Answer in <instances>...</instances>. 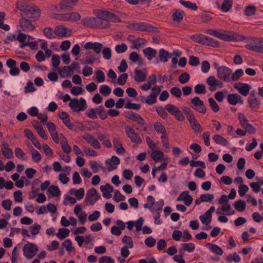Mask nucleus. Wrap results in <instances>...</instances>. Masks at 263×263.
Here are the masks:
<instances>
[{
  "mask_svg": "<svg viewBox=\"0 0 263 263\" xmlns=\"http://www.w3.org/2000/svg\"><path fill=\"white\" fill-rule=\"evenodd\" d=\"M39 250V247L36 244L29 241H27L22 248L23 254L27 259H30L35 257Z\"/></svg>",
  "mask_w": 263,
  "mask_h": 263,
  "instance_id": "nucleus-1",
  "label": "nucleus"
},
{
  "mask_svg": "<svg viewBox=\"0 0 263 263\" xmlns=\"http://www.w3.org/2000/svg\"><path fill=\"white\" fill-rule=\"evenodd\" d=\"M101 196L97 190L92 187L87 191L84 201L87 205H92Z\"/></svg>",
  "mask_w": 263,
  "mask_h": 263,
  "instance_id": "nucleus-2",
  "label": "nucleus"
},
{
  "mask_svg": "<svg viewBox=\"0 0 263 263\" xmlns=\"http://www.w3.org/2000/svg\"><path fill=\"white\" fill-rule=\"evenodd\" d=\"M70 108L74 112L84 110L87 108L86 100L83 98H73L69 103Z\"/></svg>",
  "mask_w": 263,
  "mask_h": 263,
  "instance_id": "nucleus-3",
  "label": "nucleus"
},
{
  "mask_svg": "<svg viewBox=\"0 0 263 263\" xmlns=\"http://www.w3.org/2000/svg\"><path fill=\"white\" fill-rule=\"evenodd\" d=\"M97 16L102 20L115 23L120 22V18L114 14L107 11L98 10L96 11Z\"/></svg>",
  "mask_w": 263,
  "mask_h": 263,
  "instance_id": "nucleus-4",
  "label": "nucleus"
},
{
  "mask_svg": "<svg viewBox=\"0 0 263 263\" xmlns=\"http://www.w3.org/2000/svg\"><path fill=\"white\" fill-rule=\"evenodd\" d=\"M248 103L250 108L254 111H258L260 108V100L256 96V92L252 91L248 98Z\"/></svg>",
  "mask_w": 263,
  "mask_h": 263,
  "instance_id": "nucleus-5",
  "label": "nucleus"
},
{
  "mask_svg": "<svg viewBox=\"0 0 263 263\" xmlns=\"http://www.w3.org/2000/svg\"><path fill=\"white\" fill-rule=\"evenodd\" d=\"M213 211H214V206H211L208 211L199 217L201 222L204 225L203 229L204 230H208L211 228L210 224L212 221Z\"/></svg>",
  "mask_w": 263,
  "mask_h": 263,
  "instance_id": "nucleus-6",
  "label": "nucleus"
},
{
  "mask_svg": "<svg viewBox=\"0 0 263 263\" xmlns=\"http://www.w3.org/2000/svg\"><path fill=\"white\" fill-rule=\"evenodd\" d=\"M162 86H154L152 88L151 92L145 99V103L148 105H152L157 102L158 95L161 91Z\"/></svg>",
  "mask_w": 263,
  "mask_h": 263,
  "instance_id": "nucleus-7",
  "label": "nucleus"
},
{
  "mask_svg": "<svg viewBox=\"0 0 263 263\" xmlns=\"http://www.w3.org/2000/svg\"><path fill=\"white\" fill-rule=\"evenodd\" d=\"M232 70L226 66L219 67L217 68L218 78L223 81H229L231 80Z\"/></svg>",
  "mask_w": 263,
  "mask_h": 263,
  "instance_id": "nucleus-8",
  "label": "nucleus"
},
{
  "mask_svg": "<svg viewBox=\"0 0 263 263\" xmlns=\"http://www.w3.org/2000/svg\"><path fill=\"white\" fill-rule=\"evenodd\" d=\"M74 214L78 217L80 222L83 224L85 223L87 220V215L86 213L83 211L81 204H77L73 209Z\"/></svg>",
  "mask_w": 263,
  "mask_h": 263,
  "instance_id": "nucleus-9",
  "label": "nucleus"
},
{
  "mask_svg": "<svg viewBox=\"0 0 263 263\" xmlns=\"http://www.w3.org/2000/svg\"><path fill=\"white\" fill-rule=\"evenodd\" d=\"M16 39L21 43L20 47L22 48L31 45H34V43L30 41V40H33V38L32 36L27 35L23 33H19Z\"/></svg>",
  "mask_w": 263,
  "mask_h": 263,
  "instance_id": "nucleus-10",
  "label": "nucleus"
},
{
  "mask_svg": "<svg viewBox=\"0 0 263 263\" xmlns=\"http://www.w3.org/2000/svg\"><path fill=\"white\" fill-rule=\"evenodd\" d=\"M54 34L60 38L65 37L71 34V31L63 25H59L54 29Z\"/></svg>",
  "mask_w": 263,
  "mask_h": 263,
  "instance_id": "nucleus-11",
  "label": "nucleus"
},
{
  "mask_svg": "<svg viewBox=\"0 0 263 263\" xmlns=\"http://www.w3.org/2000/svg\"><path fill=\"white\" fill-rule=\"evenodd\" d=\"M120 162V160L119 158L117 156H113L110 158L107 159L105 161V163L107 170L109 171H111L117 168Z\"/></svg>",
  "mask_w": 263,
  "mask_h": 263,
  "instance_id": "nucleus-12",
  "label": "nucleus"
},
{
  "mask_svg": "<svg viewBox=\"0 0 263 263\" xmlns=\"http://www.w3.org/2000/svg\"><path fill=\"white\" fill-rule=\"evenodd\" d=\"M83 138L86 141V142L90 145L96 149H100L101 148V144L99 141L92 135L89 133L85 134Z\"/></svg>",
  "mask_w": 263,
  "mask_h": 263,
  "instance_id": "nucleus-13",
  "label": "nucleus"
},
{
  "mask_svg": "<svg viewBox=\"0 0 263 263\" xmlns=\"http://www.w3.org/2000/svg\"><path fill=\"white\" fill-rule=\"evenodd\" d=\"M191 103L194 109L198 112L204 113L206 111L203 102L198 97H194L191 100Z\"/></svg>",
  "mask_w": 263,
  "mask_h": 263,
  "instance_id": "nucleus-14",
  "label": "nucleus"
},
{
  "mask_svg": "<svg viewBox=\"0 0 263 263\" xmlns=\"http://www.w3.org/2000/svg\"><path fill=\"white\" fill-rule=\"evenodd\" d=\"M234 87L238 91L240 94L243 96H248L251 88L248 84H244L240 82L235 84Z\"/></svg>",
  "mask_w": 263,
  "mask_h": 263,
  "instance_id": "nucleus-15",
  "label": "nucleus"
},
{
  "mask_svg": "<svg viewBox=\"0 0 263 263\" xmlns=\"http://www.w3.org/2000/svg\"><path fill=\"white\" fill-rule=\"evenodd\" d=\"M84 48L86 50L92 49L95 53L99 54L102 50L103 45L99 42H88L84 45Z\"/></svg>",
  "mask_w": 263,
  "mask_h": 263,
  "instance_id": "nucleus-16",
  "label": "nucleus"
},
{
  "mask_svg": "<svg viewBox=\"0 0 263 263\" xmlns=\"http://www.w3.org/2000/svg\"><path fill=\"white\" fill-rule=\"evenodd\" d=\"M125 133L127 137L135 143H140L141 139L139 135L135 133V130L130 126H126L125 128Z\"/></svg>",
  "mask_w": 263,
  "mask_h": 263,
  "instance_id": "nucleus-17",
  "label": "nucleus"
},
{
  "mask_svg": "<svg viewBox=\"0 0 263 263\" xmlns=\"http://www.w3.org/2000/svg\"><path fill=\"white\" fill-rule=\"evenodd\" d=\"M177 201H183L187 206H190L193 202V198L189 195V192L185 191L181 193L177 198Z\"/></svg>",
  "mask_w": 263,
  "mask_h": 263,
  "instance_id": "nucleus-18",
  "label": "nucleus"
},
{
  "mask_svg": "<svg viewBox=\"0 0 263 263\" xmlns=\"http://www.w3.org/2000/svg\"><path fill=\"white\" fill-rule=\"evenodd\" d=\"M157 78L155 74H151L147 80V82L141 86L140 88L144 91H147L149 89H152V88L156 86Z\"/></svg>",
  "mask_w": 263,
  "mask_h": 263,
  "instance_id": "nucleus-19",
  "label": "nucleus"
},
{
  "mask_svg": "<svg viewBox=\"0 0 263 263\" xmlns=\"http://www.w3.org/2000/svg\"><path fill=\"white\" fill-rule=\"evenodd\" d=\"M58 117L62 121L63 124L70 130H72L73 126L70 121V117L68 113L62 111L58 114Z\"/></svg>",
  "mask_w": 263,
  "mask_h": 263,
  "instance_id": "nucleus-20",
  "label": "nucleus"
},
{
  "mask_svg": "<svg viewBox=\"0 0 263 263\" xmlns=\"http://www.w3.org/2000/svg\"><path fill=\"white\" fill-rule=\"evenodd\" d=\"M227 101L232 105H236L237 103L242 104L243 100L241 97L237 93H228Z\"/></svg>",
  "mask_w": 263,
  "mask_h": 263,
  "instance_id": "nucleus-21",
  "label": "nucleus"
},
{
  "mask_svg": "<svg viewBox=\"0 0 263 263\" xmlns=\"http://www.w3.org/2000/svg\"><path fill=\"white\" fill-rule=\"evenodd\" d=\"M80 15L77 12H71L62 14L59 18L63 21H76L80 19Z\"/></svg>",
  "mask_w": 263,
  "mask_h": 263,
  "instance_id": "nucleus-22",
  "label": "nucleus"
},
{
  "mask_svg": "<svg viewBox=\"0 0 263 263\" xmlns=\"http://www.w3.org/2000/svg\"><path fill=\"white\" fill-rule=\"evenodd\" d=\"M100 190L102 193L104 198L109 199L111 197V193L114 191V187L109 183H106L105 185H101Z\"/></svg>",
  "mask_w": 263,
  "mask_h": 263,
  "instance_id": "nucleus-23",
  "label": "nucleus"
},
{
  "mask_svg": "<svg viewBox=\"0 0 263 263\" xmlns=\"http://www.w3.org/2000/svg\"><path fill=\"white\" fill-rule=\"evenodd\" d=\"M68 194L74 196V198L77 200H81L82 199L85 195V190L84 188L81 187L79 189L75 188L70 189L68 191Z\"/></svg>",
  "mask_w": 263,
  "mask_h": 263,
  "instance_id": "nucleus-24",
  "label": "nucleus"
},
{
  "mask_svg": "<svg viewBox=\"0 0 263 263\" xmlns=\"http://www.w3.org/2000/svg\"><path fill=\"white\" fill-rule=\"evenodd\" d=\"M1 152L3 155L7 159H11L13 156L12 150L9 147V145L5 142L2 143Z\"/></svg>",
  "mask_w": 263,
  "mask_h": 263,
  "instance_id": "nucleus-25",
  "label": "nucleus"
},
{
  "mask_svg": "<svg viewBox=\"0 0 263 263\" xmlns=\"http://www.w3.org/2000/svg\"><path fill=\"white\" fill-rule=\"evenodd\" d=\"M16 8L22 13L26 14H29V10L31 6L28 5L26 1H20L16 3Z\"/></svg>",
  "mask_w": 263,
  "mask_h": 263,
  "instance_id": "nucleus-26",
  "label": "nucleus"
},
{
  "mask_svg": "<svg viewBox=\"0 0 263 263\" xmlns=\"http://www.w3.org/2000/svg\"><path fill=\"white\" fill-rule=\"evenodd\" d=\"M20 26L24 31H29L34 29V26L30 21L26 18H22L20 20Z\"/></svg>",
  "mask_w": 263,
  "mask_h": 263,
  "instance_id": "nucleus-27",
  "label": "nucleus"
},
{
  "mask_svg": "<svg viewBox=\"0 0 263 263\" xmlns=\"http://www.w3.org/2000/svg\"><path fill=\"white\" fill-rule=\"evenodd\" d=\"M32 126L42 139L45 140H47L48 136H47L45 131L43 129L42 126L38 122L33 121Z\"/></svg>",
  "mask_w": 263,
  "mask_h": 263,
  "instance_id": "nucleus-28",
  "label": "nucleus"
},
{
  "mask_svg": "<svg viewBox=\"0 0 263 263\" xmlns=\"http://www.w3.org/2000/svg\"><path fill=\"white\" fill-rule=\"evenodd\" d=\"M58 72L62 78L70 77L74 73V71L69 67L66 66L58 69Z\"/></svg>",
  "mask_w": 263,
  "mask_h": 263,
  "instance_id": "nucleus-29",
  "label": "nucleus"
},
{
  "mask_svg": "<svg viewBox=\"0 0 263 263\" xmlns=\"http://www.w3.org/2000/svg\"><path fill=\"white\" fill-rule=\"evenodd\" d=\"M151 157L155 161H159L164 158L163 153L156 148L151 150Z\"/></svg>",
  "mask_w": 263,
  "mask_h": 263,
  "instance_id": "nucleus-30",
  "label": "nucleus"
},
{
  "mask_svg": "<svg viewBox=\"0 0 263 263\" xmlns=\"http://www.w3.org/2000/svg\"><path fill=\"white\" fill-rule=\"evenodd\" d=\"M135 73V80L136 81L142 82L146 80L147 77L146 70L136 69Z\"/></svg>",
  "mask_w": 263,
  "mask_h": 263,
  "instance_id": "nucleus-31",
  "label": "nucleus"
},
{
  "mask_svg": "<svg viewBox=\"0 0 263 263\" xmlns=\"http://www.w3.org/2000/svg\"><path fill=\"white\" fill-rule=\"evenodd\" d=\"M112 142L116 153L118 154H122L125 152L121 142L117 138H114L113 139Z\"/></svg>",
  "mask_w": 263,
  "mask_h": 263,
  "instance_id": "nucleus-32",
  "label": "nucleus"
},
{
  "mask_svg": "<svg viewBox=\"0 0 263 263\" xmlns=\"http://www.w3.org/2000/svg\"><path fill=\"white\" fill-rule=\"evenodd\" d=\"M143 53L145 56V57L148 60H152L154 58H155L157 54V51L155 49L147 47L143 50Z\"/></svg>",
  "mask_w": 263,
  "mask_h": 263,
  "instance_id": "nucleus-33",
  "label": "nucleus"
},
{
  "mask_svg": "<svg viewBox=\"0 0 263 263\" xmlns=\"http://www.w3.org/2000/svg\"><path fill=\"white\" fill-rule=\"evenodd\" d=\"M215 37L219 38L224 41H231L236 40L233 35L220 33L216 30H215Z\"/></svg>",
  "mask_w": 263,
  "mask_h": 263,
  "instance_id": "nucleus-34",
  "label": "nucleus"
},
{
  "mask_svg": "<svg viewBox=\"0 0 263 263\" xmlns=\"http://www.w3.org/2000/svg\"><path fill=\"white\" fill-rule=\"evenodd\" d=\"M164 202L163 199H160L155 202L154 204L149 209L152 212H161Z\"/></svg>",
  "mask_w": 263,
  "mask_h": 263,
  "instance_id": "nucleus-35",
  "label": "nucleus"
},
{
  "mask_svg": "<svg viewBox=\"0 0 263 263\" xmlns=\"http://www.w3.org/2000/svg\"><path fill=\"white\" fill-rule=\"evenodd\" d=\"M193 39L196 42L208 44L212 41V39H210L204 35H194L193 36Z\"/></svg>",
  "mask_w": 263,
  "mask_h": 263,
  "instance_id": "nucleus-36",
  "label": "nucleus"
},
{
  "mask_svg": "<svg viewBox=\"0 0 263 263\" xmlns=\"http://www.w3.org/2000/svg\"><path fill=\"white\" fill-rule=\"evenodd\" d=\"M98 137L99 140L102 142V144L107 148H111L112 146L110 141L104 134L100 133L98 134Z\"/></svg>",
  "mask_w": 263,
  "mask_h": 263,
  "instance_id": "nucleus-37",
  "label": "nucleus"
},
{
  "mask_svg": "<svg viewBox=\"0 0 263 263\" xmlns=\"http://www.w3.org/2000/svg\"><path fill=\"white\" fill-rule=\"evenodd\" d=\"M41 229V225L37 223H34L29 228V231L32 236V239H34L35 238V236L39 233Z\"/></svg>",
  "mask_w": 263,
  "mask_h": 263,
  "instance_id": "nucleus-38",
  "label": "nucleus"
},
{
  "mask_svg": "<svg viewBox=\"0 0 263 263\" xmlns=\"http://www.w3.org/2000/svg\"><path fill=\"white\" fill-rule=\"evenodd\" d=\"M233 205L237 211L242 212L246 209V203L245 201L239 199L235 201Z\"/></svg>",
  "mask_w": 263,
  "mask_h": 263,
  "instance_id": "nucleus-39",
  "label": "nucleus"
},
{
  "mask_svg": "<svg viewBox=\"0 0 263 263\" xmlns=\"http://www.w3.org/2000/svg\"><path fill=\"white\" fill-rule=\"evenodd\" d=\"M195 246L193 243H182L181 245V248L179 250L180 252L181 251H187L188 252H193L195 250Z\"/></svg>",
  "mask_w": 263,
  "mask_h": 263,
  "instance_id": "nucleus-40",
  "label": "nucleus"
},
{
  "mask_svg": "<svg viewBox=\"0 0 263 263\" xmlns=\"http://www.w3.org/2000/svg\"><path fill=\"white\" fill-rule=\"evenodd\" d=\"M70 231L68 229L61 228L58 230V232L56 234V236L61 240L69 236Z\"/></svg>",
  "mask_w": 263,
  "mask_h": 263,
  "instance_id": "nucleus-41",
  "label": "nucleus"
},
{
  "mask_svg": "<svg viewBox=\"0 0 263 263\" xmlns=\"http://www.w3.org/2000/svg\"><path fill=\"white\" fill-rule=\"evenodd\" d=\"M71 196L72 195H69L68 192L64 195V200H63V204L65 205H68L69 204H74L77 202V200L74 197H72Z\"/></svg>",
  "mask_w": 263,
  "mask_h": 263,
  "instance_id": "nucleus-42",
  "label": "nucleus"
},
{
  "mask_svg": "<svg viewBox=\"0 0 263 263\" xmlns=\"http://www.w3.org/2000/svg\"><path fill=\"white\" fill-rule=\"evenodd\" d=\"M62 245L69 253L74 251V248L72 246V241L70 239L65 240Z\"/></svg>",
  "mask_w": 263,
  "mask_h": 263,
  "instance_id": "nucleus-43",
  "label": "nucleus"
},
{
  "mask_svg": "<svg viewBox=\"0 0 263 263\" xmlns=\"http://www.w3.org/2000/svg\"><path fill=\"white\" fill-rule=\"evenodd\" d=\"M122 242L124 243V247L132 249L134 247V242L131 237L124 236L122 238Z\"/></svg>",
  "mask_w": 263,
  "mask_h": 263,
  "instance_id": "nucleus-44",
  "label": "nucleus"
},
{
  "mask_svg": "<svg viewBox=\"0 0 263 263\" xmlns=\"http://www.w3.org/2000/svg\"><path fill=\"white\" fill-rule=\"evenodd\" d=\"M215 142L222 146H226L229 145V141L223 137L219 135H215Z\"/></svg>",
  "mask_w": 263,
  "mask_h": 263,
  "instance_id": "nucleus-45",
  "label": "nucleus"
},
{
  "mask_svg": "<svg viewBox=\"0 0 263 263\" xmlns=\"http://www.w3.org/2000/svg\"><path fill=\"white\" fill-rule=\"evenodd\" d=\"M78 0H62L60 5L62 8H71L74 6Z\"/></svg>",
  "mask_w": 263,
  "mask_h": 263,
  "instance_id": "nucleus-46",
  "label": "nucleus"
},
{
  "mask_svg": "<svg viewBox=\"0 0 263 263\" xmlns=\"http://www.w3.org/2000/svg\"><path fill=\"white\" fill-rule=\"evenodd\" d=\"M63 137V140L61 142V145L63 151L66 153L69 154L71 151V148L70 145L68 144L66 138L63 137V135H61Z\"/></svg>",
  "mask_w": 263,
  "mask_h": 263,
  "instance_id": "nucleus-47",
  "label": "nucleus"
},
{
  "mask_svg": "<svg viewBox=\"0 0 263 263\" xmlns=\"http://www.w3.org/2000/svg\"><path fill=\"white\" fill-rule=\"evenodd\" d=\"M98 107L95 108H89L85 112V115L89 118L96 119L98 118Z\"/></svg>",
  "mask_w": 263,
  "mask_h": 263,
  "instance_id": "nucleus-48",
  "label": "nucleus"
},
{
  "mask_svg": "<svg viewBox=\"0 0 263 263\" xmlns=\"http://www.w3.org/2000/svg\"><path fill=\"white\" fill-rule=\"evenodd\" d=\"M190 122L192 128L196 132H200L201 128L200 125L195 119V117L188 120Z\"/></svg>",
  "mask_w": 263,
  "mask_h": 263,
  "instance_id": "nucleus-49",
  "label": "nucleus"
},
{
  "mask_svg": "<svg viewBox=\"0 0 263 263\" xmlns=\"http://www.w3.org/2000/svg\"><path fill=\"white\" fill-rule=\"evenodd\" d=\"M130 28L135 30L145 31L147 30V26L144 23H138L130 25Z\"/></svg>",
  "mask_w": 263,
  "mask_h": 263,
  "instance_id": "nucleus-50",
  "label": "nucleus"
},
{
  "mask_svg": "<svg viewBox=\"0 0 263 263\" xmlns=\"http://www.w3.org/2000/svg\"><path fill=\"white\" fill-rule=\"evenodd\" d=\"M154 129L157 133L161 134V136L167 135L164 126L160 122H156L155 123Z\"/></svg>",
  "mask_w": 263,
  "mask_h": 263,
  "instance_id": "nucleus-51",
  "label": "nucleus"
},
{
  "mask_svg": "<svg viewBox=\"0 0 263 263\" xmlns=\"http://www.w3.org/2000/svg\"><path fill=\"white\" fill-rule=\"evenodd\" d=\"M232 0H224L221 6V10L224 12L229 11L232 6Z\"/></svg>",
  "mask_w": 263,
  "mask_h": 263,
  "instance_id": "nucleus-52",
  "label": "nucleus"
},
{
  "mask_svg": "<svg viewBox=\"0 0 263 263\" xmlns=\"http://www.w3.org/2000/svg\"><path fill=\"white\" fill-rule=\"evenodd\" d=\"M228 91L226 90H223L222 91H217L215 93V99L218 102H222L226 96L227 97Z\"/></svg>",
  "mask_w": 263,
  "mask_h": 263,
  "instance_id": "nucleus-53",
  "label": "nucleus"
},
{
  "mask_svg": "<svg viewBox=\"0 0 263 263\" xmlns=\"http://www.w3.org/2000/svg\"><path fill=\"white\" fill-rule=\"evenodd\" d=\"M179 3L183 5L184 7L191 9V10L196 11L197 10V6L195 3H193L190 1H183L180 0L179 1Z\"/></svg>",
  "mask_w": 263,
  "mask_h": 263,
  "instance_id": "nucleus-54",
  "label": "nucleus"
},
{
  "mask_svg": "<svg viewBox=\"0 0 263 263\" xmlns=\"http://www.w3.org/2000/svg\"><path fill=\"white\" fill-rule=\"evenodd\" d=\"M41 11L39 9L35 6H31L29 10V14L27 15H30L33 18H38L40 16Z\"/></svg>",
  "mask_w": 263,
  "mask_h": 263,
  "instance_id": "nucleus-55",
  "label": "nucleus"
},
{
  "mask_svg": "<svg viewBox=\"0 0 263 263\" xmlns=\"http://www.w3.org/2000/svg\"><path fill=\"white\" fill-rule=\"evenodd\" d=\"M96 80L98 83H103L105 80L104 73L101 70H98L95 72Z\"/></svg>",
  "mask_w": 263,
  "mask_h": 263,
  "instance_id": "nucleus-56",
  "label": "nucleus"
},
{
  "mask_svg": "<svg viewBox=\"0 0 263 263\" xmlns=\"http://www.w3.org/2000/svg\"><path fill=\"white\" fill-rule=\"evenodd\" d=\"M99 91L104 96H108L111 91V89L107 85L103 84L100 86Z\"/></svg>",
  "mask_w": 263,
  "mask_h": 263,
  "instance_id": "nucleus-57",
  "label": "nucleus"
},
{
  "mask_svg": "<svg viewBox=\"0 0 263 263\" xmlns=\"http://www.w3.org/2000/svg\"><path fill=\"white\" fill-rule=\"evenodd\" d=\"M159 58L161 62H166L168 59V53L163 49H161L159 52Z\"/></svg>",
  "mask_w": 263,
  "mask_h": 263,
  "instance_id": "nucleus-58",
  "label": "nucleus"
},
{
  "mask_svg": "<svg viewBox=\"0 0 263 263\" xmlns=\"http://www.w3.org/2000/svg\"><path fill=\"white\" fill-rule=\"evenodd\" d=\"M89 165L90 168L92 170L93 173H97L99 170L102 169L101 165L98 164L96 161L92 160L89 162Z\"/></svg>",
  "mask_w": 263,
  "mask_h": 263,
  "instance_id": "nucleus-59",
  "label": "nucleus"
},
{
  "mask_svg": "<svg viewBox=\"0 0 263 263\" xmlns=\"http://www.w3.org/2000/svg\"><path fill=\"white\" fill-rule=\"evenodd\" d=\"M256 12V8L253 5L247 6L245 9V14L247 16L255 14Z\"/></svg>",
  "mask_w": 263,
  "mask_h": 263,
  "instance_id": "nucleus-60",
  "label": "nucleus"
},
{
  "mask_svg": "<svg viewBox=\"0 0 263 263\" xmlns=\"http://www.w3.org/2000/svg\"><path fill=\"white\" fill-rule=\"evenodd\" d=\"M172 18L174 21L180 22L183 18V12L181 11H176L172 14Z\"/></svg>",
  "mask_w": 263,
  "mask_h": 263,
  "instance_id": "nucleus-61",
  "label": "nucleus"
},
{
  "mask_svg": "<svg viewBox=\"0 0 263 263\" xmlns=\"http://www.w3.org/2000/svg\"><path fill=\"white\" fill-rule=\"evenodd\" d=\"M194 91L197 95L204 94L206 92V88L203 84H197L194 87Z\"/></svg>",
  "mask_w": 263,
  "mask_h": 263,
  "instance_id": "nucleus-62",
  "label": "nucleus"
},
{
  "mask_svg": "<svg viewBox=\"0 0 263 263\" xmlns=\"http://www.w3.org/2000/svg\"><path fill=\"white\" fill-rule=\"evenodd\" d=\"M31 153L32 159L33 161L35 162H39L41 159L42 157L39 152L36 151L34 148H32L30 150Z\"/></svg>",
  "mask_w": 263,
  "mask_h": 263,
  "instance_id": "nucleus-63",
  "label": "nucleus"
},
{
  "mask_svg": "<svg viewBox=\"0 0 263 263\" xmlns=\"http://www.w3.org/2000/svg\"><path fill=\"white\" fill-rule=\"evenodd\" d=\"M105 60H109L111 58V50L109 47H105L101 51Z\"/></svg>",
  "mask_w": 263,
  "mask_h": 263,
  "instance_id": "nucleus-64",
  "label": "nucleus"
}]
</instances>
